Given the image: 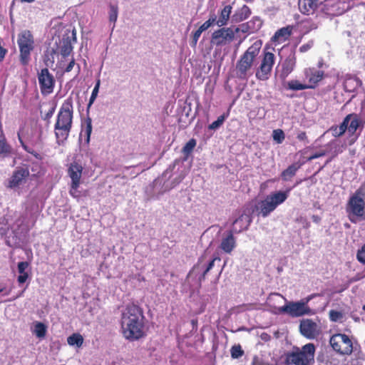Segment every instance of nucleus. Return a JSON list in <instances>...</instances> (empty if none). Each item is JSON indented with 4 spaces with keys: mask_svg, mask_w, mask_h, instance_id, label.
Returning <instances> with one entry per match:
<instances>
[{
    "mask_svg": "<svg viewBox=\"0 0 365 365\" xmlns=\"http://www.w3.org/2000/svg\"><path fill=\"white\" fill-rule=\"evenodd\" d=\"M147 319L143 309L133 303L128 304L122 310L120 331L123 336L130 341H138L146 336Z\"/></svg>",
    "mask_w": 365,
    "mask_h": 365,
    "instance_id": "1",
    "label": "nucleus"
},
{
    "mask_svg": "<svg viewBox=\"0 0 365 365\" xmlns=\"http://www.w3.org/2000/svg\"><path fill=\"white\" fill-rule=\"evenodd\" d=\"M73 103L72 97L66 98L57 114L54 133L56 143L58 145L63 144L68 139L71 130L73 118Z\"/></svg>",
    "mask_w": 365,
    "mask_h": 365,
    "instance_id": "2",
    "label": "nucleus"
},
{
    "mask_svg": "<svg viewBox=\"0 0 365 365\" xmlns=\"http://www.w3.org/2000/svg\"><path fill=\"white\" fill-rule=\"evenodd\" d=\"M260 48L261 43L256 41L240 57L235 66V73L237 78L247 80L252 75V67Z\"/></svg>",
    "mask_w": 365,
    "mask_h": 365,
    "instance_id": "3",
    "label": "nucleus"
},
{
    "mask_svg": "<svg viewBox=\"0 0 365 365\" xmlns=\"http://www.w3.org/2000/svg\"><path fill=\"white\" fill-rule=\"evenodd\" d=\"M315 346L309 343L302 346L301 349L294 348L292 351L286 354V364L287 365H312L314 362Z\"/></svg>",
    "mask_w": 365,
    "mask_h": 365,
    "instance_id": "4",
    "label": "nucleus"
},
{
    "mask_svg": "<svg viewBox=\"0 0 365 365\" xmlns=\"http://www.w3.org/2000/svg\"><path fill=\"white\" fill-rule=\"evenodd\" d=\"M17 43L19 48V61L27 66L31 61V54L35 48V41L29 30H24L18 34Z\"/></svg>",
    "mask_w": 365,
    "mask_h": 365,
    "instance_id": "5",
    "label": "nucleus"
},
{
    "mask_svg": "<svg viewBox=\"0 0 365 365\" xmlns=\"http://www.w3.org/2000/svg\"><path fill=\"white\" fill-rule=\"evenodd\" d=\"M365 187L364 182L355 191V192L349 197L346 205V212L349 215V219L353 222L350 215L354 217H362L365 210Z\"/></svg>",
    "mask_w": 365,
    "mask_h": 365,
    "instance_id": "6",
    "label": "nucleus"
},
{
    "mask_svg": "<svg viewBox=\"0 0 365 365\" xmlns=\"http://www.w3.org/2000/svg\"><path fill=\"white\" fill-rule=\"evenodd\" d=\"M18 139L25 151L31 154L36 159L41 160V155L40 151L43 148V142L39 135L31 133L23 137L21 131L17 133Z\"/></svg>",
    "mask_w": 365,
    "mask_h": 365,
    "instance_id": "7",
    "label": "nucleus"
},
{
    "mask_svg": "<svg viewBox=\"0 0 365 365\" xmlns=\"http://www.w3.org/2000/svg\"><path fill=\"white\" fill-rule=\"evenodd\" d=\"M311 297H307L299 302H289L279 307V313H286L292 317H299L305 314H312V309L307 305Z\"/></svg>",
    "mask_w": 365,
    "mask_h": 365,
    "instance_id": "8",
    "label": "nucleus"
},
{
    "mask_svg": "<svg viewBox=\"0 0 365 365\" xmlns=\"http://www.w3.org/2000/svg\"><path fill=\"white\" fill-rule=\"evenodd\" d=\"M274 63V54L272 52L264 51L260 64L255 71L256 78L262 81H267L271 76Z\"/></svg>",
    "mask_w": 365,
    "mask_h": 365,
    "instance_id": "9",
    "label": "nucleus"
},
{
    "mask_svg": "<svg viewBox=\"0 0 365 365\" xmlns=\"http://www.w3.org/2000/svg\"><path fill=\"white\" fill-rule=\"evenodd\" d=\"M83 170L82 165L76 161L71 163L68 167L67 173L71 180L69 193L73 197H79L78 188L81 184Z\"/></svg>",
    "mask_w": 365,
    "mask_h": 365,
    "instance_id": "10",
    "label": "nucleus"
},
{
    "mask_svg": "<svg viewBox=\"0 0 365 365\" xmlns=\"http://www.w3.org/2000/svg\"><path fill=\"white\" fill-rule=\"evenodd\" d=\"M333 349L343 355H349L353 351L352 341L345 334H334L329 340Z\"/></svg>",
    "mask_w": 365,
    "mask_h": 365,
    "instance_id": "11",
    "label": "nucleus"
},
{
    "mask_svg": "<svg viewBox=\"0 0 365 365\" xmlns=\"http://www.w3.org/2000/svg\"><path fill=\"white\" fill-rule=\"evenodd\" d=\"M38 80L41 93L43 96H47L53 93L55 86V78L46 68H42L38 73Z\"/></svg>",
    "mask_w": 365,
    "mask_h": 365,
    "instance_id": "12",
    "label": "nucleus"
},
{
    "mask_svg": "<svg viewBox=\"0 0 365 365\" xmlns=\"http://www.w3.org/2000/svg\"><path fill=\"white\" fill-rule=\"evenodd\" d=\"M238 31V28L235 31H233L231 28H221L212 33L211 42L216 46L225 45L227 42L232 41L235 38V33Z\"/></svg>",
    "mask_w": 365,
    "mask_h": 365,
    "instance_id": "13",
    "label": "nucleus"
},
{
    "mask_svg": "<svg viewBox=\"0 0 365 365\" xmlns=\"http://www.w3.org/2000/svg\"><path fill=\"white\" fill-rule=\"evenodd\" d=\"M346 116L349 117L347 130L350 133L349 145H351L356 141L360 135V133H356V130L359 128L363 129L364 122L359 118L358 114L354 113L348 114Z\"/></svg>",
    "mask_w": 365,
    "mask_h": 365,
    "instance_id": "14",
    "label": "nucleus"
},
{
    "mask_svg": "<svg viewBox=\"0 0 365 365\" xmlns=\"http://www.w3.org/2000/svg\"><path fill=\"white\" fill-rule=\"evenodd\" d=\"M29 176V169L26 165L19 166L14 171L9 181V187L15 188L24 182Z\"/></svg>",
    "mask_w": 365,
    "mask_h": 365,
    "instance_id": "15",
    "label": "nucleus"
},
{
    "mask_svg": "<svg viewBox=\"0 0 365 365\" xmlns=\"http://www.w3.org/2000/svg\"><path fill=\"white\" fill-rule=\"evenodd\" d=\"M304 73L305 79L308 82L307 86H308L309 89L315 88L324 77V71L317 70L314 68H306Z\"/></svg>",
    "mask_w": 365,
    "mask_h": 365,
    "instance_id": "16",
    "label": "nucleus"
},
{
    "mask_svg": "<svg viewBox=\"0 0 365 365\" xmlns=\"http://www.w3.org/2000/svg\"><path fill=\"white\" fill-rule=\"evenodd\" d=\"M243 227L239 229L234 228L230 230L226 237L222 239L220 248L225 253L230 254L236 247V239L234 237L235 233H240L243 230Z\"/></svg>",
    "mask_w": 365,
    "mask_h": 365,
    "instance_id": "17",
    "label": "nucleus"
},
{
    "mask_svg": "<svg viewBox=\"0 0 365 365\" xmlns=\"http://www.w3.org/2000/svg\"><path fill=\"white\" fill-rule=\"evenodd\" d=\"M297 62L294 53L289 54L282 64L279 77L282 81H285L288 76L294 71Z\"/></svg>",
    "mask_w": 365,
    "mask_h": 365,
    "instance_id": "18",
    "label": "nucleus"
},
{
    "mask_svg": "<svg viewBox=\"0 0 365 365\" xmlns=\"http://www.w3.org/2000/svg\"><path fill=\"white\" fill-rule=\"evenodd\" d=\"M299 329L302 334L308 339H314L317 334V324L312 319L302 321Z\"/></svg>",
    "mask_w": 365,
    "mask_h": 365,
    "instance_id": "19",
    "label": "nucleus"
},
{
    "mask_svg": "<svg viewBox=\"0 0 365 365\" xmlns=\"http://www.w3.org/2000/svg\"><path fill=\"white\" fill-rule=\"evenodd\" d=\"M292 26H287L278 29L271 40L274 43H282L289 39L292 34Z\"/></svg>",
    "mask_w": 365,
    "mask_h": 365,
    "instance_id": "20",
    "label": "nucleus"
},
{
    "mask_svg": "<svg viewBox=\"0 0 365 365\" xmlns=\"http://www.w3.org/2000/svg\"><path fill=\"white\" fill-rule=\"evenodd\" d=\"M275 209L276 207L268 197L265 200L260 201L257 207L258 215H262L263 217H267Z\"/></svg>",
    "mask_w": 365,
    "mask_h": 365,
    "instance_id": "21",
    "label": "nucleus"
},
{
    "mask_svg": "<svg viewBox=\"0 0 365 365\" xmlns=\"http://www.w3.org/2000/svg\"><path fill=\"white\" fill-rule=\"evenodd\" d=\"M251 15V10L247 5H243L238 9L232 16L234 23H239L249 18Z\"/></svg>",
    "mask_w": 365,
    "mask_h": 365,
    "instance_id": "22",
    "label": "nucleus"
},
{
    "mask_svg": "<svg viewBox=\"0 0 365 365\" xmlns=\"http://www.w3.org/2000/svg\"><path fill=\"white\" fill-rule=\"evenodd\" d=\"M304 163L297 162L289 165L281 173L282 179L284 181L289 180L296 175L297 171L302 167Z\"/></svg>",
    "mask_w": 365,
    "mask_h": 365,
    "instance_id": "23",
    "label": "nucleus"
},
{
    "mask_svg": "<svg viewBox=\"0 0 365 365\" xmlns=\"http://www.w3.org/2000/svg\"><path fill=\"white\" fill-rule=\"evenodd\" d=\"M290 190H291V189L289 188L284 192H282V191L276 192L267 197L271 200V202H272L274 207L277 208V207L279 205L283 203L287 199L288 194Z\"/></svg>",
    "mask_w": 365,
    "mask_h": 365,
    "instance_id": "24",
    "label": "nucleus"
},
{
    "mask_svg": "<svg viewBox=\"0 0 365 365\" xmlns=\"http://www.w3.org/2000/svg\"><path fill=\"white\" fill-rule=\"evenodd\" d=\"M262 25L261 19L259 17H254L250 21L243 24V27H246V29H242V32L255 33L261 28Z\"/></svg>",
    "mask_w": 365,
    "mask_h": 365,
    "instance_id": "25",
    "label": "nucleus"
},
{
    "mask_svg": "<svg viewBox=\"0 0 365 365\" xmlns=\"http://www.w3.org/2000/svg\"><path fill=\"white\" fill-rule=\"evenodd\" d=\"M299 9L302 14L306 15L312 14L316 11L313 0H299Z\"/></svg>",
    "mask_w": 365,
    "mask_h": 365,
    "instance_id": "26",
    "label": "nucleus"
},
{
    "mask_svg": "<svg viewBox=\"0 0 365 365\" xmlns=\"http://www.w3.org/2000/svg\"><path fill=\"white\" fill-rule=\"evenodd\" d=\"M60 53L63 57H66L71 54L73 50V46L70 36H63L60 42Z\"/></svg>",
    "mask_w": 365,
    "mask_h": 365,
    "instance_id": "27",
    "label": "nucleus"
},
{
    "mask_svg": "<svg viewBox=\"0 0 365 365\" xmlns=\"http://www.w3.org/2000/svg\"><path fill=\"white\" fill-rule=\"evenodd\" d=\"M349 123V117L346 116L339 125H333L330 130L334 137H339L344 135L347 130L348 124Z\"/></svg>",
    "mask_w": 365,
    "mask_h": 365,
    "instance_id": "28",
    "label": "nucleus"
},
{
    "mask_svg": "<svg viewBox=\"0 0 365 365\" xmlns=\"http://www.w3.org/2000/svg\"><path fill=\"white\" fill-rule=\"evenodd\" d=\"M231 12L232 6L230 5L225 6L220 11L217 25L220 27L227 25L230 19Z\"/></svg>",
    "mask_w": 365,
    "mask_h": 365,
    "instance_id": "29",
    "label": "nucleus"
},
{
    "mask_svg": "<svg viewBox=\"0 0 365 365\" xmlns=\"http://www.w3.org/2000/svg\"><path fill=\"white\" fill-rule=\"evenodd\" d=\"M12 153V148L7 143L4 135L0 133V157H6Z\"/></svg>",
    "mask_w": 365,
    "mask_h": 365,
    "instance_id": "30",
    "label": "nucleus"
},
{
    "mask_svg": "<svg viewBox=\"0 0 365 365\" xmlns=\"http://www.w3.org/2000/svg\"><path fill=\"white\" fill-rule=\"evenodd\" d=\"M67 342L70 346L81 347L83 343V337L79 333H73L67 338Z\"/></svg>",
    "mask_w": 365,
    "mask_h": 365,
    "instance_id": "31",
    "label": "nucleus"
},
{
    "mask_svg": "<svg viewBox=\"0 0 365 365\" xmlns=\"http://www.w3.org/2000/svg\"><path fill=\"white\" fill-rule=\"evenodd\" d=\"M286 88L291 91H302L309 89L307 83H302L298 80H292L287 82Z\"/></svg>",
    "mask_w": 365,
    "mask_h": 365,
    "instance_id": "32",
    "label": "nucleus"
},
{
    "mask_svg": "<svg viewBox=\"0 0 365 365\" xmlns=\"http://www.w3.org/2000/svg\"><path fill=\"white\" fill-rule=\"evenodd\" d=\"M327 146L329 147L331 150L334 149V155L331 158L327 160L326 164L329 163L333 158L336 157L339 153H341L343 152L344 145H340L337 141L336 140H331L330 141Z\"/></svg>",
    "mask_w": 365,
    "mask_h": 365,
    "instance_id": "33",
    "label": "nucleus"
},
{
    "mask_svg": "<svg viewBox=\"0 0 365 365\" xmlns=\"http://www.w3.org/2000/svg\"><path fill=\"white\" fill-rule=\"evenodd\" d=\"M34 332L37 337H44L46 334V326L42 322H37L35 324Z\"/></svg>",
    "mask_w": 365,
    "mask_h": 365,
    "instance_id": "34",
    "label": "nucleus"
},
{
    "mask_svg": "<svg viewBox=\"0 0 365 365\" xmlns=\"http://www.w3.org/2000/svg\"><path fill=\"white\" fill-rule=\"evenodd\" d=\"M197 142L194 138H191L182 148V153L185 155H189L196 146Z\"/></svg>",
    "mask_w": 365,
    "mask_h": 365,
    "instance_id": "35",
    "label": "nucleus"
},
{
    "mask_svg": "<svg viewBox=\"0 0 365 365\" xmlns=\"http://www.w3.org/2000/svg\"><path fill=\"white\" fill-rule=\"evenodd\" d=\"M109 9V20L110 22L115 24L118 19V7L117 5L110 4Z\"/></svg>",
    "mask_w": 365,
    "mask_h": 365,
    "instance_id": "36",
    "label": "nucleus"
},
{
    "mask_svg": "<svg viewBox=\"0 0 365 365\" xmlns=\"http://www.w3.org/2000/svg\"><path fill=\"white\" fill-rule=\"evenodd\" d=\"M231 356L233 359H238L244 354V351L240 344L232 346L230 349Z\"/></svg>",
    "mask_w": 365,
    "mask_h": 365,
    "instance_id": "37",
    "label": "nucleus"
},
{
    "mask_svg": "<svg viewBox=\"0 0 365 365\" xmlns=\"http://www.w3.org/2000/svg\"><path fill=\"white\" fill-rule=\"evenodd\" d=\"M272 137L277 143H282L285 138V135L282 130L276 129L273 130Z\"/></svg>",
    "mask_w": 365,
    "mask_h": 365,
    "instance_id": "38",
    "label": "nucleus"
},
{
    "mask_svg": "<svg viewBox=\"0 0 365 365\" xmlns=\"http://www.w3.org/2000/svg\"><path fill=\"white\" fill-rule=\"evenodd\" d=\"M216 261H219L220 262L221 261V258L218 256V255H215L210 262L209 263L207 264V265L205 267L203 272H202V278H205L206 274L208 273V272L212 269V267H214V264H215V262Z\"/></svg>",
    "mask_w": 365,
    "mask_h": 365,
    "instance_id": "39",
    "label": "nucleus"
},
{
    "mask_svg": "<svg viewBox=\"0 0 365 365\" xmlns=\"http://www.w3.org/2000/svg\"><path fill=\"white\" fill-rule=\"evenodd\" d=\"M100 83H101V81H100V79H98L96 83V86H95L93 91H92L91 96L89 99V103L88 104V108H89L95 101V100L98 96V93Z\"/></svg>",
    "mask_w": 365,
    "mask_h": 365,
    "instance_id": "40",
    "label": "nucleus"
},
{
    "mask_svg": "<svg viewBox=\"0 0 365 365\" xmlns=\"http://www.w3.org/2000/svg\"><path fill=\"white\" fill-rule=\"evenodd\" d=\"M225 119V115H222L219 116L216 120H215L214 122H212L211 124L209 125L208 128L210 130L217 129L219 127H220L223 124Z\"/></svg>",
    "mask_w": 365,
    "mask_h": 365,
    "instance_id": "41",
    "label": "nucleus"
},
{
    "mask_svg": "<svg viewBox=\"0 0 365 365\" xmlns=\"http://www.w3.org/2000/svg\"><path fill=\"white\" fill-rule=\"evenodd\" d=\"M92 133V121L90 118L86 120L85 133L86 135V142L89 143L91 135Z\"/></svg>",
    "mask_w": 365,
    "mask_h": 365,
    "instance_id": "42",
    "label": "nucleus"
},
{
    "mask_svg": "<svg viewBox=\"0 0 365 365\" xmlns=\"http://www.w3.org/2000/svg\"><path fill=\"white\" fill-rule=\"evenodd\" d=\"M356 258L359 262L365 264V244L358 250Z\"/></svg>",
    "mask_w": 365,
    "mask_h": 365,
    "instance_id": "43",
    "label": "nucleus"
},
{
    "mask_svg": "<svg viewBox=\"0 0 365 365\" xmlns=\"http://www.w3.org/2000/svg\"><path fill=\"white\" fill-rule=\"evenodd\" d=\"M252 365H272L261 357L255 356L252 359Z\"/></svg>",
    "mask_w": 365,
    "mask_h": 365,
    "instance_id": "44",
    "label": "nucleus"
},
{
    "mask_svg": "<svg viewBox=\"0 0 365 365\" xmlns=\"http://www.w3.org/2000/svg\"><path fill=\"white\" fill-rule=\"evenodd\" d=\"M342 317V314L336 310H331L329 312V318L332 322H337Z\"/></svg>",
    "mask_w": 365,
    "mask_h": 365,
    "instance_id": "45",
    "label": "nucleus"
},
{
    "mask_svg": "<svg viewBox=\"0 0 365 365\" xmlns=\"http://www.w3.org/2000/svg\"><path fill=\"white\" fill-rule=\"evenodd\" d=\"M243 220H244V216H243V215H241V216H240V217H239L237 219H236V220L234 221V222H233V225H234L233 229H234L235 227V228H237V227H236V226H237V225H240V227H243V228H244V229H243V230H247V227H248V226L250 225V222L247 223V225H246L245 226H243V225H242V224H243V223H242V222H243Z\"/></svg>",
    "mask_w": 365,
    "mask_h": 365,
    "instance_id": "46",
    "label": "nucleus"
},
{
    "mask_svg": "<svg viewBox=\"0 0 365 365\" xmlns=\"http://www.w3.org/2000/svg\"><path fill=\"white\" fill-rule=\"evenodd\" d=\"M314 46V41L310 40L307 43L303 44L299 47V51L301 53H305L308 51L309 49H311Z\"/></svg>",
    "mask_w": 365,
    "mask_h": 365,
    "instance_id": "47",
    "label": "nucleus"
},
{
    "mask_svg": "<svg viewBox=\"0 0 365 365\" xmlns=\"http://www.w3.org/2000/svg\"><path fill=\"white\" fill-rule=\"evenodd\" d=\"M327 153L328 151L325 150H320L308 157L307 161H312L314 159L324 156Z\"/></svg>",
    "mask_w": 365,
    "mask_h": 365,
    "instance_id": "48",
    "label": "nucleus"
},
{
    "mask_svg": "<svg viewBox=\"0 0 365 365\" xmlns=\"http://www.w3.org/2000/svg\"><path fill=\"white\" fill-rule=\"evenodd\" d=\"M29 264L27 262H20L18 263V272L19 274L27 273L25 270L29 267Z\"/></svg>",
    "mask_w": 365,
    "mask_h": 365,
    "instance_id": "49",
    "label": "nucleus"
},
{
    "mask_svg": "<svg viewBox=\"0 0 365 365\" xmlns=\"http://www.w3.org/2000/svg\"><path fill=\"white\" fill-rule=\"evenodd\" d=\"M29 278L28 273L19 274L17 278V281L19 284H24Z\"/></svg>",
    "mask_w": 365,
    "mask_h": 365,
    "instance_id": "50",
    "label": "nucleus"
},
{
    "mask_svg": "<svg viewBox=\"0 0 365 365\" xmlns=\"http://www.w3.org/2000/svg\"><path fill=\"white\" fill-rule=\"evenodd\" d=\"M54 111H55V108L53 107L51 108L44 115V117L43 118V119L44 120H49L50 118L52 117V115H53L54 113Z\"/></svg>",
    "mask_w": 365,
    "mask_h": 365,
    "instance_id": "51",
    "label": "nucleus"
},
{
    "mask_svg": "<svg viewBox=\"0 0 365 365\" xmlns=\"http://www.w3.org/2000/svg\"><path fill=\"white\" fill-rule=\"evenodd\" d=\"M201 34L202 33L198 29L194 32L193 36H192L193 45H195L197 43L199 38L200 37Z\"/></svg>",
    "mask_w": 365,
    "mask_h": 365,
    "instance_id": "52",
    "label": "nucleus"
},
{
    "mask_svg": "<svg viewBox=\"0 0 365 365\" xmlns=\"http://www.w3.org/2000/svg\"><path fill=\"white\" fill-rule=\"evenodd\" d=\"M207 23H209V26H211L214 24H217V16L213 14L210 16L209 19L206 21Z\"/></svg>",
    "mask_w": 365,
    "mask_h": 365,
    "instance_id": "53",
    "label": "nucleus"
},
{
    "mask_svg": "<svg viewBox=\"0 0 365 365\" xmlns=\"http://www.w3.org/2000/svg\"><path fill=\"white\" fill-rule=\"evenodd\" d=\"M75 66V61L74 59H72L69 63L67 65V66L64 68V72H70L72 71V69L73 68V66Z\"/></svg>",
    "mask_w": 365,
    "mask_h": 365,
    "instance_id": "54",
    "label": "nucleus"
},
{
    "mask_svg": "<svg viewBox=\"0 0 365 365\" xmlns=\"http://www.w3.org/2000/svg\"><path fill=\"white\" fill-rule=\"evenodd\" d=\"M210 26H209V23L207 21L204 22L197 29L202 33L203 31H206L207 29H209Z\"/></svg>",
    "mask_w": 365,
    "mask_h": 365,
    "instance_id": "55",
    "label": "nucleus"
},
{
    "mask_svg": "<svg viewBox=\"0 0 365 365\" xmlns=\"http://www.w3.org/2000/svg\"><path fill=\"white\" fill-rule=\"evenodd\" d=\"M297 138L298 140H299L301 141H304L307 139V134L305 132H301V133H298Z\"/></svg>",
    "mask_w": 365,
    "mask_h": 365,
    "instance_id": "56",
    "label": "nucleus"
},
{
    "mask_svg": "<svg viewBox=\"0 0 365 365\" xmlns=\"http://www.w3.org/2000/svg\"><path fill=\"white\" fill-rule=\"evenodd\" d=\"M312 219L313 222H314L316 223H319L321 220L320 217H319L318 215H312Z\"/></svg>",
    "mask_w": 365,
    "mask_h": 365,
    "instance_id": "57",
    "label": "nucleus"
},
{
    "mask_svg": "<svg viewBox=\"0 0 365 365\" xmlns=\"http://www.w3.org/2000/svg\"><path fill=\"white\" fill-rule=\"evenodd\" d=\"M313 1L315 4V10L322 6L321 4L319 3V1H318V0H313Z\"/></svg>",
    "mask_w": 365,
    "mask_h": 365,
    "instance_id": "58",
    "label": "nucleus"
},
{
    "mask_svg": "<svg viewBox=\"0 0 365 365\" xmlns=\"http://www.w3.org/2000/svg\"><path fill=\"white\" fill-rule=\"evenodd\" d=\"M313 1L315 4V10L322 6L321 4L319 3V1H318V0H313Z\"/></svg>",
    "mask_w": 365,
    "mask_h": 365,
    "instance_id": "59",
    "label": "nucleus"
},
{
    "mask_svg": "<svg viewBox=\"0 0 365 365\" xmlns=\"http://www.w3.org/2000/svg\"><path fill=\"white\" fill-rule=\"evenodd\" d=\"M205 256H202L198 259L197 266H199L204 260Z\"/></svg>",
    "mask_w": 365,
    "mask_h": 365,
    "instance_id": "60",
    "label": "nucleus"
},
{
    "mask_svg": "<svg viewBox=\"0 0 365 365\" xmlns=\"http://www.w3.org/2000/svg\"><path fill=\"white\" fill-rule=\"evenodd\" d=\"M35 0H20V1L21 3H24V2H28V3H31L33 1H34Z\"/></svg>",
    "mask_w": 365,
    "mask_h": 365,
    "instance_id": "61",
    "label": "nucleus"
},
{
    "mask_svg": "<svg viewBox=\"0 0 365 365\" xmlns=\"http://www.w3.org/2000/svg\"><path fill=\"white\" fill-rule=\"evenodd\" d=\"M72 36H73V40H76L75 33H74V32H73V34H72Z\"/></svg>",
    "mask_w": 365,
    "mask_h": 365,
    "instance_id": "62",
    "label": "nucleus"
},
{
    "mask_svg": "<svg viewBox=\"0 0 365 365\" xmlns=\"http://www.w3.org/2000/svg\"><path fill=\"white\" fill-rule=\"evenodd\" d=\"M241 27H242V29H246V27H243V24L241 25Z\"/></svg>",
    "mask_w": 365,
    "mask_h": 365,
    "instance_id": "63",
    "label": "nucleus"
},
{
    "mask_svg": "<svg viewBox=\"0 0 365 365\" xmlns=\"http://www.w3.org/2000/svg\"><path fill=\"white\" fill-rule=\"evenodd\" d=\"M362 309H363L364 311H365V304L363 305V307H362Z\"/></svg>",
    "mask_w": 365,
    "mask_h": 365,
    "instance_id": "64",
    "label": "nucleus"
}]
</instances>
